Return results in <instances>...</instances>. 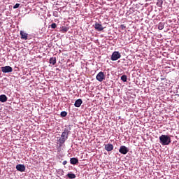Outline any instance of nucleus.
I'll list each match as a JSON object with an SVG mask.
<instances>
[{
  "label": "nucleus",
  "instance_id": "nucleus-1",
  "mask_svg": "<svg viewBox=\"0 0 179 179\" xmlns=\"http://www.w3.org/2000/svg\"><path fill=\"white\" fill-rule=\"evenodd\" d=\"M159 143L162 145V146H166L171 143V137L169 135L162 134L159 137Z\"/></svg>",
  "mask_w": 179,
  "mask_h": 179
},
{
  "label": "nucleus",
  "instance_id": "nucleus-2",
  "mask_svg": "<svg viewBox=\"0 0 179 179\" xmlns=\"http://www.w3.org/2000/svg\"><path fill=\"white\" fill-rule=\"evenodd\" d=\"M70 134H71V129L65 128L61 135V138L58 140L59 143H60L61 145H64V143H65V141L68 139V135H69Z\"/></svg>",
  "mask_w": 179,
  "mask_h": 179
},
{
  "label": "nucleus",
  "instance_id": "nucleus-3",
  "mask_svg": "<svg viewBox=\"0 0 179 179\" xmlns=\"http://www.w3.org/2000/svg\"><path fill=\"white\" fill-rule=\"evenodd\" d=\"M120 58H121V53H120L118 51L113 52L110 57L111 61H117V59H120Z\"/></svg>",
  "mask_w": 179,
  "mask_h": 179
},
{
  "label": "nucleus",
  "instance_id": "nucleus-4",
  "mask_svg": "<svg viewBox=\"0 0 179 179\" xmlns=\"http://www.w3.org/2000/svg\"><path fill=\"white\" fill-rule=\"evenodd\" d=\"M13 71V69H12V67L10 66H5L1 67V72H3V73H9Z\"/></svg>",
  "mask_w": 179,
  "mask_h": 179
},
{
  "label": "nucleus",
  "instance_id": "nucleus-5",
  "mask_svg": "<svg viewBox=\"0 0 179 179\" xmlns=\"http://www.w3.org/2000/svg\"><path fill=\"white\" fill-rule=\"evenodd\" d=\"M96 80L98 82H103L104 79H106V76H104V73L103 71L99 72L96 76Z\"/></svg>",
  "mask_w": 179,
  "mask_h": 179
},
{
  "label": "nucleus",
  "instance_id": "nucleus-6",
  "mask_svg": "<svg viewBox=\"0 0 179 179\" xmlns=\"http://www.w3.org/2000/svg\"><path fill=\"white\" fill-rule=\"evenodd\" d=\"M119 152L122 155H127V153H128V152H129V149H128V148H127V146H125V145H122V146H120V148L119 149Z\"/></svg>",
  "mask_w": 179,
  "mask_h": 179
},
{
  "label": "nucleus",
  "instance_id": "nucleus-7",
  "mask_svg": "<svg viewBox=\"0 0 179 179\" xmlns=\"http://www.w3.org/2000/svg\"><path fill=\"white\" fill-rule=\"evenodd\" d=\"M95 30L97 31H103L104 30V27H103V25L101 24H99L98 22H96L94 26Z\"/></svg>",
  "mask_w": 179,
  "mask_h": 179
},
{
  "label": "nucleus",
  "instance_id": "nucleus-8",
  "mask_svg": "<svg viewBox=\"0 0 179 179\" xmlns=\"http://www.w3.org/2000/svg\"><path fill=\"white\" fill-rule=\"evenodd\" d=\"M15 169L17 170V171L23 173L26 170V166L24 164H17L16 165Z\"/></svg>",
  "mask_w": 179,
  "mask_h": 179
},
{
  "label": "nucleus",
  "instance_id": "nucleus-9",
  "mask_svg": "<svg viewBox=\"0 0 179 179\" xmlns=\"http://www.w3.org/2000/svg\"><path fill=\"white\" fill-rule=\"evenodd\" d=\"M113 149L114 145H113V144L108 143L105 145V150H106L107 152H111V150H113Z\"/></svg>",
  "mask_w": 179,
  "mask_h": 179
},
{
  "label": "nucleus",
  "instance_id": "nucleus-10",
  "mask_svg": "<svg viewBox=\"0 0 179 179\" xmlns=\"http://www.w3.org/2000/svg\"><path fill=\"white\" fill-rule=\"evenodd\" d=\"M20 34L22 40H27L29 34L24 32V31H20Z\"/></svg>",
  "mask_w": 179,
  "mask_h": 179
},
{
  "label": "nucleus",
  "instance_id": "nucleus-11",
  "mask_svg": "<svg viewBox=\"0 0 179 179\" xmlns=\"http://www.w3.org/2000/svg\"><path fill=\"white\" fill-rule=\"evenodd\" d=\"M0 101L1 103H6L8 101V96L5 94L0 95Z\"/></svg>",
  "mask_w": 179,
  "mask_h": 179
},
{
  "label": "nucleus",
  "instance_id": "nucleus-12",
  "mask_svg": "<svg viewBox=\"0 0 179 179\" xmlns=\"http://www.w3.org/2000/svg\"><path fill=\"white\" fill-rule=\"evenodd\" d=\"M82 103H83V101H82V99H77L76 101H75V103H74V106L75 107H80V106H82Z\"/></svg>",
  "mask_w": 179,
  "mask_h": 179
},
{
  "label": "nucleus",
  "instance_id": "nucleus-13",
  "mask_svg": "<svg viewBox=\"0 0 179 179\" xmlns=\"http://www.w3.org/2000/svg\"><path fill=\"white\" fill-rule=\"evenodd\" d=\"M70 163H71V164H73V165L78 164V163H79V159H78V158H75V157L71 158Z\"/></svg>",
  "mask_w": 179,
  "mask_h": 179
},
{
  "label": "nucleus",
  "instance_id": "nucleus-14",
  "mask_svg": "<svg viewBox=\"0 0 179 179\" xmlns=\"http://www.w3.org/2000/svg\"><path fill=\"white\" fill-rule=\"evenodd\" d=\"M50 64L52 65H55L57 64V58L56 57H51L49 60Z\"/></svg>",
  "mask_w": 179,
  "mask_h": 179
},
{
  "label": "nucleus",
  "instance_id": "nucleus-15",
  "mask_svg": "<svg viewBox=\"0 0 179 179\" xmlns=\"http://www.w3.org/2000/svg\"><path fill=\"white\" fill-rule=\"evenodd\" d=\"M66 177H68L70 179H75L76 178V175H75V173H68L66 175Z\"/></svg>",
  "mask_w": 179,
  "mask_h": 179
},
{
  "label": "nucleus",
  "instance_id": "nucleus-16",
  "mask_svg": "<svg viewBox=\"0 0 179 179\" xmlns=\"http://www.w3.org/2000/svg\"><path fill=\"white\" fill-rule=\"evenodd\" d=\"M158 29H159V30H163V29H164V23L159 22L158 24Z\"/></svg>",
  "mask_w": 179,
  "mask_h": 179
},
{
  "label": "nucleus",
  "instance_id": "nucleus-17",
  "mask_svg": "<svg viewBox=\"0 0 179 179\" xmlns=\"http://www.w3.org/2000/svg\"><path fill=\"white\" fill-rule=\"evenodd\" d=\"M127 77L126 75H123L121 76V80H122V82H127Z\"/></svg>",
  "mask_w": 179,
  "mask_h": 179
},
{
  "label": "nucleus",
  "instance_id": "nucleus-18",
  "mask_svg": "<svg viewBox=\"0 0 179 179\" xmlns=\"http://www.w3.org/2000/svg\"><path fill=\"white\" fill-rule=\"evenodd\" d=\"M61 117H66V115H68V113H66V111H62L60 113Z\"/></svg>",
  "mask_w": 179,
  "mask_h": 179
},
{
  "label": "nucleus",
  "instance_id": "nucleus-19",
  "mask_svg": "<svg viewBox=\"0 0 179 179\" xmlns=\"http://www.w3.org/2000/svg\"><path fill=\"white\" fill-rule=\"evenodd\" d=\"M69 30V28L65 27H63L62 29V31L64 32V33H66V31H68Z\"/></svg>",
  "mask_w": 179,
  "mask_h": 179
},
{
  "label": "nucleus",
  "instance_id": "nucleus-20",
  "mask_svg": "<svg viewBox=\"0 0 179 179\" xmlns=\"http://www.w3.org/2000/svg\"><path fill=\"white\" fill-rule=\"evenodd\" d=\"M20 6V3H16L14 6H13V9H17V8H19Z\"/></svg>",
  "mask_w": 179,
  "mask_h": 179
},
{
  "label": "nucleus",
  "instance_id": "nucleus-21",
  "mask_svg": "<svg viewBox=\"0 0 179 179\" xmlns=\"http://www.w3.org/2000/svg\"><path fill=\"white\" fill-rule=\"evenodd\" d=\"M51 29H57V24L52 23L51 24Z\"/></svg>",
  "mask_w": 179,
  "mask_h": 179
},
{
  "label": "nucleus",
  "instance_id": "nucleus-22",
  "mask_svg": "<svg viewBox=\"0 0 179 179\" xmlns=\"http://www.w3.org/2000/svg\"><path fill=\"white\" fill-rule=\"evenodd\" d=\"M126 27H125L124 24H121V25H120V29H122V30H125Z\"/></svg>",
  "mask_w": 179,
  "mask_h": 179
},
{
  "label": "nucleus",
  "instance_id": "nucleus-23",
  "mask_svg": "<svg viewBox=\"0 0 179 179\" xmlns=\"http://www.w3.org/2000/svg\"><path fill=\"white\" fill-rule=\"evenodd\" d=\"M53 16H55V17H58V12L55 11L53 13Z\"/></svg>",
  "mask_w": 179,
  "mask_h": 179
},
{
  "label": "nucleus",
  "instance_id": "nucleus-24",
  "mask_svg": "<svg viewBox=\"0 0 179 179\" xmlns=\"http://www.w3.org/2000/svg\"><path fill=\"white\" fill-rule=\"evenodd\" d=\"M66 163H68V162L64 161V162H62L63 166H65V165L66 164Z\"/></svg>",
  "mask_w": 179,
  "mask_h": 179
},
{
  "label": "nucleus",
  "instance_id": "nucleus-25",
  "mask_svg": "<svg viewBox=\"0 0 179 179\" xmlns=\"http://www.w3.org/2000/svg\"><path fill=\"white\" fill-rule=\"evenodd\" d=\"M61 173H64V171L62 170V171H61Z\"/></svg>",
  "mask_w": 179,
  "mask_h": 179
},
{
  "label": "nucleus",
  "instance_id": "nucleus-26",
  "mask_svg": "<svg viewBox=\"0 0 179 179\" xmlns=\"http://www.w3.org/2000/svg\"><path fill=\"white\" fill-rule=\"evenodd\" d=\"M178 96H179V94H178Z\"/></svg>",
  "mask_w": 179,
  "mask_h": 179
}]
</instances>
